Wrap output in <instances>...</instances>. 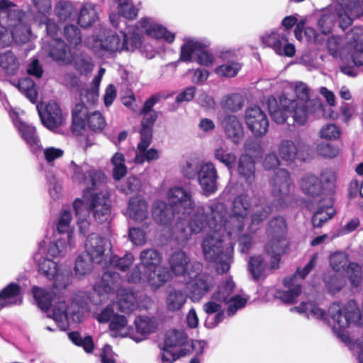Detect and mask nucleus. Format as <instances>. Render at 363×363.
Wrapping results in <instances>:
<instances>
[{"instance_id": "1", "label": "nucleus", "mask_w": 363, "mask_h": 363, "mask_svg": "<svg viewBox=\"0 0 363 363\" xmlns=\"http://www.w3.org/2000/svg\"><path fill=\"white\" fill-rule=\"evenodd\" d=\"M269 184L274 198L271 207L263 203L252 206V199L247 194H240L234 199L230 213L223 218V228L228 235L239 237L246 225L249 232H255L274 209L279 210L287 205L291 189L289 172L284 169H279Z\"/></svg>"}, {"instance_id": "2", "label": "nucleus", "mask_w": 363, "mask_h": 363, "mask_svg": "<svg viewBox=\"0 0 363 363\" xmlns=\"http://www.w3.org/2000/svg\"><path fill=\"white\" fill-rule=\"evenodd\" d=\"M289 87L296 99L289 97L286 94H281L278 101L273 96L269 97L267 104L269 113L277 123H284L291 116L295 123L304 125L308 117L315 111L317 103L310 100V89L306 83L294 82Z\"/></svg>"}, {"instance_id": "3", "label": "nucleus", "mask_w": 363, "mask_h": 363, "mask_svg": "<svg viewBox=\"0 0 363 363\" xmlns=\"http://www.w3.org/2000/svg\"><path fill=\"white\" fill-rule=\"evenodd\" d=\"M291 311L328 322L337 337L344 342L350 340L347 329L351 325L359 324L361 320L360 312L354 301H350L345 306L333 303L328 310L329 318L323 309L311 302H303L299 306L291 308Z\"/></svg>"}, {"instance_id": "4", "label": "nucleus", "mask_w": 363, "mask_h": 363, "mask_svg": "<svg viewBox=\"0 0 363 363\" xmlns=\"http://www.w3.org/2000/svg\"><path fill=\"white\" fill-rule=\"evenodd\" d=\"M208 208L209 212L207 214L203 206H195L189 213H184L190 216L188 223L184 220L177 222L172 234L179 246H185L192 234L201 233L206 226L211 228V232L223 228V218L227 214L225 205L214 199L209 201Z\"/></svg>"}, {"instance_id": "5", "label": "nucleus", "mask_w": 363, "mask_h": 363, "mask_svg": "<svg viewBox=\"0 0 363 363\" xmlns=\"http://www.w3.org/2000/svg\"><path fill=\"white\" fill-rule=\"evenodd\" d=\"M268 242L264 255L252 256L249 260V271L255 279L264 275L266 270L278 268L281 255L288 246L286 224L281 217L272 219L267 229Z\"/></svg>"}, {"instance_id": "6", "label": "nucleus", "mask_w": 363, "mask_h": 363, "mask_svg": "<svg viewBox=\"0 0 363 363\" xmlns=\"http://www.w3.org/2000/svg\"><path fill=\"white\" fill-rule=\"evenodd\" d=\"M140 263L135 266L128 275L130 283H147L152 289H157L170 279L167 268L161 266L162 257L155 249L150 248L141 251L139 257Z\"/></svg>"}, {"instance_id": "7", "label": "nucleus", "mask_w": 363, "mask_h": 363, "mask_svg": "<svg viewBox=\"0 0 363 363\" xmlns=\"http://www.w3.org/2000/svg\"><path fill=\"white\" fill-rule=\"evenodd\" d=\"M238 237L230 236L223 228L208 233L203 238L202 250L205 259L216 263L218 273L229 270L233 261V246Z\"/></svg>"}, {"instance_id": "8", "label": "nucleus", "mask_w": 363, "mask_h": 363, "mask_svg": "<svg viewBox=\"0 0 363 363\" xmlns=\"http://www.w3.org/2000/svg\"><path fill=\"white\" fill-rule=\"evenodd\" d=\"M363 15L362 0H337L333 6L325 9L318 21V26L323 34L329 33L337 18L342 29L349 27L354 18Z\"/></svg>"}, {"instance_id": "9", "label": "nucleus", "mask_w": 363, "mask_h": 363, "mask_svg": "<svg viewBox=\"0 0 363 363\" xmlns=\"http://www.w3.org/2000/svg\"><path fill=\"white\" fill-rule=\"evenodd\" d=\"M121 279L118 273L104 272L101 279L95 284L94 291L105 299V296L114 291L117 292L116 306L122 313H129L139 307L138 294L127 289L120 288Z\"/></svg>"}, {"instance_id": "10", "label": "nucleus", "mask_w": 363, "mask_h": 363, "mask_svg": "<svg viewBox=\"0 0 363 363\" xmlns=\"http://www.w3.org/2000/svg\"><path fill=\"white\" fill-rule=\"evenodd\" d=\"M84 44L95 52L130 50L134 48L129 44L127 35L124 31H121L120 35L113 34L102 27L99 28L96 35L86 38Z\"/></svg>"}, {"instance_id": "11", "label": "nucleus", "mask_w": 363, "mask_h": 363, "mask_svg": "<svg viewBox=\"0 0 363 363\" xmlns=\"http://www.w3.org/2000/svg\"><path fill=\"white\" fill-rule=\"evenodd\" d=\"M72 213L69 211H62L57 223V230L62 237L48 246V254L53 257H63L76 245L74 232L70 225Z\"/></svg>"}, {"instance_id": "12", "label": "nucleus", "mask_w": 363, "mask_h": 363, "mask_svg": "<svg viewBox=\"0 0 363 363\" xmlns=\"http://www.w3.org/2000/svg\"><path fill=\"white\" fill-rule=\"evenodd\" d=\"M143 115L141 121L140 142L138 145L134 161L138 164L145 162H151L160 157V152L157 149H147L152 141V128L157 118V112L140 113Z\"/></svg>"}, {"instance_id": "13", "label": "nucleus", "mask_w": 363, "mask_h": 363, "mask_svg": "<svg viewBox=\"0 0 363 363\" xmlns=\"http://www.w3.org/2000/svg\"><path fill=\"white\" fill-rule=\"evenodd\" d=\"M68 170L72 181L86 186L85 190L89 189L91 191L99 190L106 182L104 173L86 162L77 164L72 161L69 164Z\"/></svg>"}, {"instance_id": "14", "label": "nucleus", "mask_w": 363, "mask_h": 363, "mask_svg": "<svg viewBox=\"0 0 363 363\" xmlns=\"http://www.w3.org/2000/svg\"><path fill=\"white\" fill-rule=\"evenodd\" d=\"M82 201H84L88 213L91 212L99 223H108L111 220V205L109 194L103 187L100 191L89 189L83 191Z\"/></svg>"}, {"instance_id": "15", "label": "nucleus", "mask_w": 363, "mask_h": 363, "mask_svg": "<svg viewBox=\"0 0 363 363\" xmlns=\"http://www.w3.org/2000/svg\"><path fill=\"white\" fill-rule=\"evenodd\" d=\"M45 242L40 243L39 248L46 254V257H41L40 252L35 255L34 259L38 263L39 272L48 279H54L53 286L55 289H65L70 284V275L68 272L58 269V265L52 259H55L48 254V247L44 249ZM58 257H56L57 258Z\"/></svg>"}, {"instance_id": "16", "label": "nucleus", "mask_w": 363, "mask_h": 363, "mask_svg": "<svg viewBox=\"0 0 363 363\" xmlns=\"http://www.w3.org/2000/svg\"><path fill=\"white\" fill-rule=\"evenodd\" d=\"M317 259L318 254H313L304 268L298 269L294 275L285 278L283 284L286 289L276 291L275 297L287 303L296 301L301 292L300 279H303L314 268Z\"/></svg>"}, {"instance_id": "17", "label": "nucleus", "mask_w": 363, "mask_h": 363, "mask_svg": "<svg viewBox=\"0 0 363 363\" xmlns=\"http://www.w3.org/2000/svg\"><path fill=\"white\" fill-rule=\"evenodd\" d=\"M86 308L78 303L72 302L67 307L65 301H55L52 306V313L50 315L62 330H66L69 327V317L74 322H81L83 320Z\"/></svg>"}, {"instance_id": "18", "label": "nucleus", "mask_w": 363, "mask_h": 363, "mask_svg": "<svg viewBox=\"0 0 363 363\" xmlns=\"http://www.w3.org/2000/svg\"><path fill=\"white\" fill-rule=\"evenodd\" d=\"M181 47L180 60L184 62H191L194 55L195 60L200 65L209 67L214 63L213 56L205 50L206 44L193 37H186Z\"/></svg>"}, {"instance_id": "19", "label": "nucleus", "mask_w": 363, "mask_h": 363, "mask_svg": "<svg viewBox=\"0 0 363 363\" xmlns=\"http://www.w3.org/2000/svg\"><path fill=\"white\" fill-rule=\"evenodd\" d=\"M218 173L212 162H202L197 171L198 183L202 194L206 197L213 195L218 189Z\"/></svg>"}, {"instance_id": "20", "label": "nucleus", "mask_w": 363, "mask_h": 363, "mask_svg": "<svg viewBox=\"0 0 363 363\" xmlns=\"http://www.w3.org/2000/svg\"><path fill=\"white\" fill-rule=\"evenodd\" d=\"M170 271L175 276H183L191 279L194 273L201 270L199 262L191 263L189 256L182 250L174 252L168 259Z\"/></svg>"}, {"instance_id": "21", "label": "nucleus", "mask_w": 363, "mask_h": 363, "mask_svg": "<svg viewBox=\"0 0 363 363\" xmlns=\"http://www.w3.org/2000/svg\"><path fill=\"white\" fill-rule=\"evenodd\" d=\"M9 114L14 126L30 150L35 155L40 153L42 150V145L35 128L21 120L15 111H11Z\"/></svg>"}, {"instance_id": "22", "label": "nucleus", "mask_w": 363, "mask_h": 363, "mask_svg": "<svg viewBox=\"0 0 363 363\" xmlns=\"http://www.w3.org/2000/svg\"><path fill=\"white\" fill-rule=\"evenodd\" d=\"M85 247L86 255L92 262L97 263L104 262V264L107 263L108 255L106 254V252L111 249V242L108 239L92 233L88 236Z\"/></svg>"}, {"instance_id": "23", "label": "nucleus", "mask_w": 363, "mask_h": 363, "mask_svg": "<svg viewBox=\"0 0 363 363\" xmlns=\"http://www.w3.org/2000/svg\"><path fill=\"white\" fill-rule=\"evenodd\" d=\"M245 121L249 130L255 136H262L267 132L269 127L267 116L259 106L247 108L245 112Z\"/></svg>"}, {"instance_id": "24", "label": "nucleus", "mask_w": 363, "mask_h": 363, "mask_svg": "<svg viewBox=\"0 0 363 363\" xmlns=\"http://www.w3.org/2000/svg\"><path fill=\"white\" fill-rule=\"evenodd\" d=\"M138 29L151 38L162 39L169 43H172L175 38L174 33L168 30L152 18L145 17L141 18L138 22Z\"/></svg>"}, {"instance_id": "25", "label": "nucleus", "mask_w": 363, "mask_h": 363, "mask_svg": "<svg viewBox=\"0 0 363 363\" xmlns=\"http://www.w3.org/2000/svg\"><path fill=\"white\" fill-rule=\"evenodd\" d=\"M14 4L9 0H0V15L4 13L6 15L9 25L15 27V33L18 29L22 28L23 37L20 38L21 41H24L28 37L30 28L26 25H23V18L24 14L18 9H12Z\"/></svg>"}, {"instance_id": "26", "label": "nucleus", "mask_w": 363, "mask_h": 363, "mask_svg": "<svg viewBox=\"0 0 363 363\" xmlns=\"http://www.w3.org/2000/svg\"><path fill=\"white\" fill-rule=\"evenodd\" d=\"M37 108L43 124L48 129L54 131L65 123V116L56 102L50 101L43 112L39 106H37Z\"/></svg>"}, {"instance_id": "27", "label": "nucleus", "mask_w": 363, "mask_h": 363, "mask_svg": "<svg viewBox=\"0 0 363 363\" xmlns=\"http://www.w3.org/2000/svg\"><path fill=\"white\" fill-rule=\"evenodd\" d=\"M43 48L53 60L60 64L67 65L72 61L70 51L67 49L65 42L59 38L44 39Z\"/></svg>"}, {"instance_id": "28", "label": "nucleus", "mask_w": 363, "mask_h": 363, "mask_svg": "<svg viewBox=\"0 0 363 363\" xmlns=\"http://www.w3.org/2000/svg\"><path fill=\"white\" fill-rule=\"evenodd\" d=\"M194 272L193 279L187 284L190 298L194 302L199 301L213 286L211 277Z\"/></svg>"}, {"instance_id": "29", "label": "nucleus", "mask_w": 363, "mask_h": 363, "mask_svg": "<svg viewBox=\"0 0 363 363\" xmlns=\"http://www.w3.org/2000/svg\"><path fill=\"white\" fill-rule=\"evenodd\" d=\"M221 128L233 143L239 144L244 137V128L241 121L235 115L225 116L220 122Z\"/></svg>"}, {"instance_id": "30", "label": "nucleus", "mask_w": 363, "mask_h": 363, "mask_svg": "<svg viewBox=\"0 0 363 363\" xmlns=\"http://www.w3.org/2000/svg\"><path fill=\"white\" fill-rule=\"evenodd\" d=\"M167 199L171 204L179 205L184 213H189L195 207L191 193L180 186L170 188L167 191Z\"/></svg>"}, {"instance_id": "31", "label": "nucleus", "mask_w": 363, "mask_h": 363, "mask_svg": "<svg viewBox=\"0 0 363 363\" xmlns=\"http://www.w3.org/2000/svg\"><path fill=\"white\" fill-rule=\"evenodd\" d=\"M125 215L137 223L146 222L150 215L147 201L142 196L131 197L128 201Z\"/></svg>"}, {"instance_id": "32", "label": "nucleus", "mask_w": 363, "mask_h": 363, "mask_svg": "<svg viewBox=\"0 0 363 363\" xmlns=\"http://www.w3.org/2000/svg\"><path fill=\"white\" fill-rule=\"evenodd\" d=\"M219 302L212 298V300L203 305V310L208 314L205 321L206 327L213 328L224 319V312Z\"/></svg>"}, {"instance_id": "33", "label": "nucleus", "mask_w": 363, "mask_h": 363, "mask_svg": "<svg viewBox=\"0 0 363 363\" xmlns=\"http://www.w3.org/2000/svg\"><path fill=\"white\" fill-rule=\"evenodd\" d=\"M21 62L16 54L11 50L0 52V69L7 75L17 74Z\"/></svg>"}, {"instance_id": "34", "label": "nucleus", "mask_w": 363, "mask_h": 363, "mask_svg": "<svg viewBox=\"0 0 363 363\" xmlns=\"http://www.w3.org/2000/svg\"><path fill=\"white\" fill-rule=\"evenodd\" d=\"M164 349L170 350L171 348L179 347V352L183 349H188L190 351V345L186 333L184 330H173L166 334Z\"/></svg>"}, {"instance_id": "35", "label": "nucleus", "mask_w": 363, "mask_h": 363, "mask_svg": "<svg viewBox=\"0 0 363 363\" xmlns=\"http://www.w3.org/2000/svg\"><path fill=\"white\" fill-rule=\"evenodd\" d=\"M186 300L187 296L184 291L175 288L169 289L165 299L166 308L169 311H179L184 307Z\"/></svg>"}, {"instance_id": "36", "label": "nucleus", "mask_w": 363, "mask_h": 363, "mask_svg": "<svg viewBox=\"0 0 363 363\" xmlns=\"http://www.w3.org/2000/svg\"><path fill=\"white\" fill-rule=\"evenodd\" d=\"M174 216L172 207L163 201H156L152 208V218L160 225H167Z\"/></svg>"}, {"instance_id": "37", "label": "nucleus", "mask_w": 363, "mask_h": 363, "mask_svg": "<svg viewBox=\"0 0 363 363\" xmlns=\"http://www.w3.org/2000/svg\"><path fill=\"white\" fill-rule=\"evenodd\" d=\"M335 211L333 208V202L330 199L325 201L324 204H320L312 218L314 227H321L325 223L332 218Z\"/></svg>"}, {"instance_id": "38", "label": "nucleus", "mask_w": 363, "mask_h": 363, "mask_svg": "<svg viewBox=\"0 0 363 363\" xmlns=\"http://www.w3.org/2000/svg\"><path fill=\"white\" fill-rule=\"evenodd\" d=\"M278 153L284 161L292 163L299 158L298 147L291 140L285 139L278 145Z\"/></svg>"}, {"instance_id": "39", "label": "nucleus", "mask_w": 363, "mask_h": 363, "mask_svg": "<svg viewBox=\"0 0 363 363\" xmlns=\"http://www.w3.org/2000/svg\"><path fill=\"white\" fill-rule=\"evenodd\" d=\"M112 335L115 337H130L133 335V330L128 325L126 318L122 315H117L111 321L109 325Z\"/></svg>"}, {"instance_id": "40", "label": "nucleus", "mask_w": 363, "mask_h": 363, "mask_svg": "<svg viewBox=\"0 0 363 363\" xmlns=\"http://www.w3.org/2000/svg\"><path fill=\"white\" fill-rule=\"evenodd\" d=\"M213 156L216 160L223 164L229 170L235 167L237 156L225 143H222L214 149Z\"/></svg>"}, {"instance_id": "41", "label": "nucleus", "mask_w": 363, "mask_h": 363, "mask_svg": "<svg viewBox=\"0 0 363 363\" xmlns=\"http://www.w3.org/2000/svg\"><path fill=\"white\" fill-rule=\"evenodd\" d=\"M20 287L16 284H10L0 292V309L4 306L18 304L21 302L19 296Z\"/></svg>"}, {"instance_id": "42", "label": "nucleus", "mask_w": 363, "mask_h": 363, "mask_svg": "<svg viewBox=\"0 0 363 363\" xmlns=\"http://www.w3.org/2000/svg\"><path fill=\"white\" fill-rule=\"evenodd\" d=\"M81 97L83 103L77 104L72 110V122L75 127L84 128L86 127V118L89 113L84 101L91 103L87 101L86 90L81 94Z\"/></svg>"}, {"instance_id": "43", "label": "nucleus", "mask_w": 363, "mask_h": 363, "mask_svg": "<svg viewBox=\"0 0 363 363\" xmlns=\"http://www.w3.org/2000/svg\"><path fill=\"white\" fill-rule=\"evenodd\" d=\"M73 207L77 218V225L80 233L82 234L87 233L90 227V222L88 220V210L85 208L84 201H82L81 199H77L73 203Z\"/></svg>"}, {"instance_id": "44", "label": "nucleus", "mask_w": 363, "mask_h": 363, "mask_svg": "<svg viewBox=\"0 0 363 363\" xmlns=\"http://www.w3.org/2000/svg\"><path fill=\"white\" fill-rule=\"evenodd\" d=\"M300 187L306 195L313 198L319 196L322 189L319 179L312 174H307L301 178Z\"/></svg>"}, {"instance_id": "45", "label": "nucleus", "mask_w": 363, "mask_h": 363, "mask_svg": "<svg viewBox=\"0 0 363 363\" xmlns=\"http://www.w3.org/2000/svg\"><path fill=\"white\" fill-rule=\"evenodd\" d=\"M363 30L359 28H354L350 33L347 34L348 40H353L355 43L354 50L351 52V59L354 64L357 66H363V50L358 42L361 40Z\"/></svg>"}, {"instance_id": "46", "label": "nucleus", "mask_w": 363, "mask_h": 363, "mask_svg": "<svg viewBox=\"0 0 363 363\" xmlns=\"http://www.w3.org/2000/svg\"><path fill=\"white\" fill-rule=\"evenodd\" d=\"M262 43L274 49L276 53H280L281 51V45L287 41V33H279L278 31H272L270 33H266L261 37Z\"/></svg>"}, {"instance_id": "47", "label": "nucleus", "mask_w": 363, "mask_h": 363, "mask_svg": "<svg viewBox=\"0 0 363 363\" xmlns=\"http://www.w3.org/2000/svg\"><path fill=\"white\" fill-rule=\"evenodd\" d=\"M98 19V13L94 5L91 4H85L81 8L78 23L84 28L89 27L92 25Z\"/></svg>"}, {"instance_id": "48", "label": "nucleus", "mask_w": 363, "mask_h": 363, "mask_svg": "<svg viewBox=\"0 0 363 363\" xmlns=\"http://www.w3.org/2000/svg\"><path fill=\"white\" fill-rule=\"evenodd\" d=\"M134 257L132 254L128 253L123 257H118L117 256H110L107 259V263L104 264V267H108V269L106 271L116 273L112 270V268L118 269L121 271H125L128 268L133 262Z\"/></svg>"}, {"instance_id": "49", "label": "nucleus", "mask_w": 363, "mask_h": 363, "mask_svg": "<svg viewBox=\"0 0 363 363\" xmlns=\"http://www.w3.org/2000/svg\"><path fill=\"white\" fill-rule=\"evenodd\" d=\"M55 13L60 21H71L74 19L76 11L71 2L62 1L56 4Z\"/></svg>"}, {"instance_id": "50", "label": "nucleus", "mask_w": 363, "mask_h": 363, "mask_svg": "<svg viewBox=\"0 0 363 363\" xmlns=\"http://www.w3.org/2000/svg\"><path fill=\"white\" fill-rule=\"evenodd\" d=\"M238 169L248 183L254 181L255 164L252 157L247 155H243L240 157Z\"/></svg>"}, {"instance_id": "51", "label": "nucleus", "mask_w": 363, "mask_h": 363, "mask_svg": "<svg viewBox=\"0 0 363 363\" xmlns=\"http://www.w3.org/2000/svg\"><path fill=\"white\" fill-rule=\"evenodd\" d=\"M111 163L113 167V177L115 180H120L125 176L127 167L125 164V158L122 153L116 152L111 158Z\"/></svg>"}, {"instance_id": "52", "label": "nucleus", "mask_w": 363, "mask_h": 363, "mask_svg": "<svg viewBox=\"0 0 363 363\" xmlns=\"http://www.w3.org/2000/svg\"><path fill=\"white\" fill-rule=\"evenodd\" d=\"M235 289V284L231 279H227L217 291L213 295V298L219 302H226L231 296Z\"/></svg>"}, {"instance_id": "53", "label": "nucleus", "mask_w": 363, "mask_h": 363, "mask_svg": "<svg viewBox=\"0 0 363 363\" xmlns=\"http://www.w3.org/2000/svg\"><path fill=\"white\" fill-rule=\"evenodd\" d=\"M136 331L141 335H147L155 330L157 327L154 318L148 316H139L134 321Z\"/></svg>"}, {"instance_id": "54", "label": "nucleus", "mask_w": 363, "mask_h": 363, "mask_svg": "<svg viewBox=\"0 0 363 363\" xmlns=\"http://www.w3.org/2000/svg\"><path fill=\"white\" fill-rule=\"evenodd\" d=\"M69 340L76 345L83 347L86 353H92L94 350V343L92 337L86 335L82 337L77 332H72L68 334Z\"/></svg>"}, {"instance_id": "55", "label": "nucleus", "mask_w": 363, "mask_h": 363, "mask_svg": "<svg viewBox=\"0 0 363 363\" xmlns=\"http://www.w3.org/2000/svg\"><path fill=\"white\" fill-rule=\"evenodd\" d=\"M17 86L21 92L32 102L35 103L38 93L34 82L28 77L23 78L18 81Z\"/></svg>"}, {"instance_id": "56", "label": "nucleus", "mask_w": 363, "mask_h": 363, "mask_svg": "<svg viewBox=\"0 0 363 363\" xmlns=\"http://www.w3.org/2000/svg\"><path fill=\"white\" fill-rule=\"evenodd\" d=\"M33 293L38 307L43 311L48 310L53 301L52 294L46 290L38 287H34Z\"/></svg>"}, {"instance_id": "57", "label": "nucleus", "mask_w": 363, "mask_h": 363, "mask_svg": "<svg viewBox=\"0 0 363 363\" xmlns=\"http://www.w3.org/2000/svg\"><path fill=\"white\" fill-rule=\"evenodd\" d=\"M46 13L45 16L43 13H38L35 17V21L40 25L45 24L46 26L47 36L45 39L56 38L55 35L59 31V26L51 19L48 18Z\"/></svg>"}, {"instance_id": "58", "label": "nucleus", "mask_w": 363, "mask_h": 363, "mask_svg": "<svg viewBox=\"0 0 363 363\" xmlns=\"http://www.w3.org/2000/svg\"><path fill=\"white\" fill-rule=\"evenodd\" d=\"M241 68L240 63L234 61L228 62L217 67L214 72L219 77H234Z\"/></svg>"}, {"instance_id": "59", "label": "nucleus", "mask_w": 363, "mask_h": 363, "mask_svg": "<svg viewBox=\"0 0 363 363\" xmlns=\"http://www.w3.org/2000/svg\"><path fill=\"white\" fill-rule=\"evenodd\" d=\"M93 131H101L106 125V120L99 111L89 113L86 118V126Z\"/></svg>"}, {"instance_id": "60", "label": "nucleus", "mask_w": 363, "mask_h": 363, "mask_svg": "<svg viewBox=\"0 0 363 363\" xmlns=\"http://www.w3.org/2000/svg\"><path fill=\"white\" fill-rule=\"evenodd\" d=\"M91 260L86 255H80L75 261L74 272L76 276L81 277L91 271Z\"/></svg>"}, {"instance_id": "61", "label": "nucleus", "mask_w": 363, "mask_h": 363, "mask_svg": "<svg viewBox=\"0 0 363 363\" xmlns=\"http://www.w3.org/2000/svg\"><path fill=\"white\" fill-rule=\"evenodd\" d=\"M64 35L70 47L77 48L82 43L80 30L75 26H66L64 28Z\"/></svg>"}, {"instance_id": "62", "label": "nucleus", "mask_w": 363, "mask_h": 363, "mask_svg": "<svg viewBox=\"0 0 363 363\" xmlns=\"http://www.w3.org/2000/svg\"><path fill=\"white\" fill-rule=\"evenodd\" d=\"M105 73L104 68H100L98 74L94 78L90 90H86L87 101L94 103L99 96V88L101 79Z\"/></svg>"}, {"instance_id": "63", "label": "nucleus", "mask_w": 363, "mask_h": 363, "mask_svg": "<svg viewBox=\"0 0 363 363\" xmlns=\"http://www.w3.org/2000/svg\"><path fill=\"white\" fill-rule=\"evenodd\" d=\"M247 297H244L240 295H235L231 296L225 303L228 305V314L229 315H233L238 310H240L245 307Z\"/></svg>"}, {"instance_id": "64", "label": "nucleus", "mask_w": 363, "mask_h": 363, "mask_svg": "<svg viewBox=\"0 0 363 363\" xmlns=\"http://www.w3.org/2000/svg\"><path fill=\"white\" fill-rule=\"evenodd\" d=\"M348 263V258L344 252H335L330 257V264L336 272L345 271Z\"/></svg>"}]
</instances>
